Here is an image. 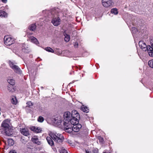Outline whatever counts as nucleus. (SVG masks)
<instances>
[{
  "label": "nucleus",
  "instance_id": "nucleus-1",
  "mask_svg": "<svg viewBox=\"0 0 153 153\" xmlns=\"http://www.w3.org/2000/svg\"><path fill=\"white\" fill-rule=\"evenodd\" d=\"M49 135V136L47 137L46 139L48 144L51 146H54V142L52 139L55 142L59 143L63 141L64 137L61 134L56 133H51Z\"/></svg>",
  "mask_w": 153,
  "mask_h": 153
},
{
  "label": "nucleus",
  "instance_id": "nucleus-2",
  "mask_svg": "<svg viewBox=\"0 0 153 153\" xmlns=\"http://www.w3.org/2000/svg\"><path fill=\"white\" fill-rule=\"evenodd\" d=\"M64 129L66 132L69 133L72 132V134L76 132V126H73L71 128L70 123L66 122H64Z\"/></svg>",
  "mask_w": 153,
  "mask_h": 153
},
{
  "label": "nucleus",
  "instance_id": "nucleus-3",
  "mask_svg": "<svg viewBox=\"0 0 153 153\" xmlns=\"http://www.w3.org/2000/svg\"><path fill=\"white\" fill-rule=\"evenodd\" d=\"M4 43L7 46H10L14 42V39L8 35L5 36L4 38Z\"/></svg>",
  "mask_w": 153,
  "mask_h": 153
},
{
  "label": "nucleus",
  "instance_id": "nucleus-4",
  "mask_svg": "<svg viewBox=\"0 0 153 153\" xmlns=\"http://www.w3.org/2000/svg\"><path fill=\"white\" fill-rule=\"evenodd\" d=\"M139 45L141 48L144 51H147L148 53V51L149 49H152V48H151V46L149 45H147L143 41H139Z\"/></svg>",
  "mask_w": 153,
  "mask_h": 153
},
{
  "label": "nucleus",
  "instance_id": "nucleus-5",
  "mask_svg": "<svg viewBox=\"0 0 153 153\" xmlns=\"http://www.w3.org/2000/svg\"><path fill=\"white\" fill-rule=\"evenodd\" d=\"M76 111L75 110H73L71 112L72 118L71 119L70 122L71 125L74 126H76Z\"/></svg>",
  "mask_w": 153,
  "mask_h": 153
},
{
  "label": "nucleus",
  "instance_id": "nucleus-6",
  "mask_svg": "<svg viewBox=\"0 0 153 153\" xmlns=\"http://www.w3.org/2000/svg\"><path fill=\"white\" fill-rule=\"evenodd\" d=\"M9 63L10 68L17 73L20 74L21 71L20 69L16 65H14V62L10 61H9Z\"/></svg>",
  "mask_w": 153,
  "mask_h": 153
},
{
  "label": "nucleus",
  "instance_id": "nucleus-7",
  "mask_svg": "<svg viewBox=\"0 0 153 153\" xmlns=\"http://www.w3.org/2000/svg\"><path fill=\"white\" fill-rule=\"evenodd\" d=\"M10 122L7 120H5L1 124V128L4 130L10 128Z\"/></svg>",
  "mask_w": 153,
  "mask_h": 153
},
{
  "label": "nucleus",
  "instance_id": "nucleus-8",
  "mask_svg": "<svg viewBox=\"0 0 153 153\" xmlns=\"http://www.w3.org/2000/svg\"><path fill=\"white\" fill-rule=\"evenodd\" d=\"M113 2L111 0H102V5L105 7H108L111 6Z\"/></svg>",
  "mask_w": 153,
  "mask_h": 153
},
{
  "label": "nucleus",
  "instance_id": "nucleus-9",
  "mask_svg": "<svg viewBox=\"0 0 153 153\" xmlns=\"http://www.w3.org/2000/svg\"><path fill=\"white\" fill-rule=\"evenodd\" d=\"M63 116L64 120L67 121L66 122L69 123L72 117L71 114L69 111H67L64 113Z\"/></svg>",
  "mask_w": 153,
  "mask_h": 153
},
{
  "label": "nucleus",
  "instance_id": "nucleus-10",
  "mask_svg": "<svg viewBox=\"0 0 153 153\" xmlns=\"http://www.w3.org/2000/svg\"><path fill=\"white\" fill-rule=\"evenodd\" d=\"M61 20L58 17H53L51 21V22L55 26H58L60 24Z\"/></svg>",
  "mask_w": 153,
  "mask_h": 153
},
{
  "label": "nucleus",
  "instance_id": "nucleus-11",
  "mask_svg": "<svg viewBox=\"0 0 153 153\" xmlns=\"http://www.w3.org/2000/svg\"><path fill=\"white\" fill-rule=\"evenodd\" d=\"M30 129L32 131L36 133H40L42 131L41 129L38 127L31 126L30 127Z\"/></svg>",
  "mask_w": 153,
  "mask_h": 153
},
{
  "label": "nucleus",
  "instance_id": "nucleus-12",
  "mask_svg": "<svg viewBox=\"0 0 153 153\" xmlns=\"http://www.w3.org/2000/svg\"><path fill=\"white\" fill-rule=\"evenodd\" d=\"M3 131L6 136H10L13 134V130L11 128Z\"/></svg>",
  "mask_w": 153,
  "mask_h": 153
},
{
  "label": "nucleus",
  "instance_id": "nucleus-13",
  "mask_svg": "<svg viewBox=\"0 0 153 153\" xmlns=\"http://www.w3.org/2000/svg\"><path fill=\"white\" fill-rule=\"evenodd\" d=\"M20 131L22 134L24 136H27L30 135L29 130L27 129L22 128L21 130Z\"/></svg>",
  "mask_w": 153,
  "mask_h": 153
},
{
  "label": "nucleus",
  "instance_id": "nucleus-14",
  "mask_svg": "<svg viewBox=\"0 0 153 153\" xmlns=\"http://www.w3.org/2000/svg\"><path fill=\"white\" fill-rule=\"evenodd\" d=\"M29 40L32 42L37 45L39 42L36 38L33 36H30L28 37Z\"/></svg>",
  "mask_w": 153,
  "mask_h": 153
},
{
  "label": "nucleus",
  "instance_id": "nucleus-15",
  "mask_svg": "<svg viewBox=\"0 0 153 153\" xmlns=\"http://www.w3.org/2000/svg\"><path fill=\"white\" fill-rule=\"evenodd\" d=\"M150 43L151 45V48L152 49H149L148 51L149 55L151 57H153V41L151 40L150 41Z\"/></svg>",
  "mask_w": 153,
  "mask_h": 153
},
{
  "label": "nucleus",
  "instance_id": "nucleus-16",
  "mask_svg": "<svg viewBox=\"0 0 153 153\" xmlns=\"http://www.w3.org/2000/svg\"><path fill=\"white\" fill-rule=\"evenodd\" d=\"M32 140L33 143L38 145H40L41 144V142L39 141V139L37 137H34L32 138Z\"/></svg>",
  "mask_w": 153,
  "mask_h": 153
},
{
  "label": "nucleus",
  "instance_id": "nucleus-17",
  "mask_svg": "<svg viewBox=\"0 0 153 153\" xmlns=\"http://www.w3.org/2000/svg\"><path fill=\"white\" fill-rule=\"evenodd\" d=\"M81 109L83 111L86 113H88L89 111V109L88 107L85 106L84 105L81 107Z\"/></svg>",
  "mask_w": 153,
  "mask_h": 153
},
{
  "label": "nucleus",
  "instance_id": "nucleus-18",
  "mask_svg": "<svg viewBox=\"0 0 153 153\" xmlns=\"http://www.w3.org/2000/svg\"><path fill=\"white\" fill-rule=\"evenodd\" d=\"M22 51L24 53H27L29 52L30 51L28 47L23 46L22 48Z\"/></svg>",
  "mask_w": 153,
  "mask_h": 153
},
{
  "label": "nucleus",
  "instance_id": "nucleus-19",
  "mask_svg": "<svg viewBox=\"0 0 153 153\" xmlns=\"http://www.w3.org/2000/svg\"><path fill=\"white\" fill-rule=\"evenodd\" d=\"M13 85H8L7 86V89L9 92H13L15 91Z\"/></svg>",
  "mask_w": 153,
  "mask_h": 153
},
{
  "label": "nucleus",
  "instance_id": "nucleus-20",
  "mask_svg": "<svg viewBox=\"0 0 153 153\" xmlns=\"http://www.w3.org/2000/svg\"><path fill=\"white\" fill-rule=\"evenodd\" d=\"M64 36H65L64 40L66 42H69L70 39V36L65 33H64Z\"/></svg>",
  "mask_w": 153,
  "mask_h": 153
},
{
  "label": "nucleus",
  "instance_id": "nucleus-21",
  "mask_svg": "<svg viewBox=\"0 0 153 153\" xmlns=\"http://www.w3.org/2000/svg\"><path fill=\"white\" fill-rule=\"evenodd\" d=\"M29 29L31 30L34 31L36 28V25L35 24H32L30 25L29 27Z\"/></svg>",
  "mask_w": 153,
  "mask_h": 153
},
{
  "label": "nucleus",
  "instance_id": "nucleus-22",
  "mask_svg": "<svg viewBox=\"0 0 153 153\" xmlns=\"http://www.w3.org/2000/svg\"><path fill=\"white\" fill-rule=\"evenodd\" d=\"M7 14L6 12L0 9V16L3 17H5L7 16Z\"/></svg>",
  "mask_w": 153,
  "mask_h": 153
},
{
  "label": "nucleus",
  "instance_id": "nucleus-23",
  "mask_svg": "<svg viewBox=\"0 0 153 153\" xmlns=\"http://www.w3.org/2000/svg\"><path fill=\"white\" fill-rule=\"evenodd\" d=\"M8 82L10 84L9 85H13L15 83V81L14 80L10 78L7 79Z\"/></svg>",
  "mask_w": 153,
  "mask_h": 153
},
{
  "label": "nucleus",
  "instance_id": "nucleus-24",
  "mask_svg": "<svg viewBox=\"0 0 153 153\" xmlns=\"http://www.w3.org/2000/svg\"><path fill=\"white\" fill-rule=\"evenodd\" d=\"M8 143L10 146H13L14 144V141L12 139H9L8 140Z\"/></svg>",
  "mask_w": 153,
  "mask_h": 153
},
{
  "label": "nucleus",
  "instance_id": "nucleus-25",
  "mask_svg": "<svg viewBox=\"0 0 153 153\" xmlns=\"http://www.w3.org/2000/svg\"><path fill=\"white\" fill-rule=\"evenodd\" d=\"M111 13H114L115 15H117L118 13L117 10L116 8H113L112 9L111 11Z\"/></svg>",
  "mask_w": 153,
  "mask_h": 153
},
{
  "label": "nucleus",
  "instance_id": "nucleus-26",
  "mask_svg": "<svg viewBox=\"0 0 153 153\" xmlns=\"http://www.w3.org/2000/svg\"><path fill=\"white\" fill-rule=\"evenodd\" d=\"M11 102L13 104L16 105L17 103V100L15 97H13L11 99Z\"/></svg>",
  "mask_w": 153,
  "mask_h": 153
},
{
  "label": "nucleus",
  "instance_id": "nucleus-27",
  "mask_svg": "<svg viewBox=\"0 0 153 153\" xmlns=\"http://www.w3.org/2000/svg\"><path fill=\"white\" fill-rule=\"evenodd\" d=\"M45 50L49 52L53 53L54 52V50L50 47H48L45 48Z\"/></svg>",
  "mask_w": 153,
  "mask_h": 153
},
{
  "label": "nucleus",
  "instance_id": "nucleus-28",
  "mask_svg": "<svg viewBox=\"0 0 153 153\" xmlns=\"http://www.w3.org/2000/svg\"><path fill=\"white\" fill-rule=\"evenodd\" d=\"M148 64L150 67L153 68V59L149 61Z\"/></svg>",
  "mask_w": 153,
  "mask_h": 153
},
{
  "label": "nucleus",
  "instance_id": "nucleus-29",
  "mask_svg": "<svg viewBox=\"0 0 153 153\" xmlns=\"http://www.w3.org/2000/svg\"><path fill=\"white\" fill-rule=\"evenodd\" d=\"M58 10L59 9L58 8L53 10L51 12V14L52 15H54L55 14L56 15H57V13Z\"/></svg>",
  "mask_w": 153,
  "mask_h": 153
},
{
  "label": "nucleus",
  "instance_id": "nucleus-30",
  "mask_svg": "<svg viewBox=\"0 0 153 153\" xmlns=\"http://www.w3.org/2000/svg\"><path fill=\"white\" fill-rule=\"evenodd\" d=\"M37 120L38 122H42L44 120V118L41 116H40L38 118Z\"/></svg>",
  "mask_w": 153,
  "mask_h": 153
},
{
  "label": "nucleus",
  "instance_id": "nucleus-31",
  "mask_svg": "<svg viewBox=\"0 0 153 153\" xmlns=\"http://www.w3.org/2000/svg\"><path fill=\"white\" fill-rule=\"evenodd\" d=\"M27 106L29 108H31V107L33 106V104L30 101H29L27 103Z\"/></svg>",
  "mask_w": 153,
  "mask_h": 153
},
{
  "label": "nucleus",
  "instance_id": "nucleus-32",
  "mask_svg": "<svg viewBox=\"0 0 153 153\" xmlns=\"http://www.w3.org/2000/svg\"><path fill=\"white\" fill-rule=\"evenodd\" d=\"M60 153H68L67 151L65 149H62L60 151Z\"/></svg>",
  "mask_w": 153,
  "mask_h": 153
},
{
  "label": "nucleus",
  "instance_id": "nucleus-33",
  "mask_svg": "<svg viewBox=\"0 0 153 153\" xmlns=\"http://www.w3.org/2000/svg\"><path fill=\"white\" fill-rule=\"evenodd\" d=\"M131 31H132V33H134V32L135 33L136 32H137V30L136 28L133 27V28H132Z\"/></svg>",
  "mask_w": 153,
  "mask_h": 153
},
{
  "label": "nucleus",
  "instance_id": "nucleus-34",
  "mask_svg": "<svg viewBox=\"0 0 153 153\" xmlns=\"http://www.w3.org/2000/svg\"><path fill=\"white\" fill-rule=\"evenodd\" d=\"M82 127L81 125L79 123H77V130H79L80 128H81Z\"/></svg>",
  "mask_w": 153,
  "mask_h": 153
},
{
  "label": "nucleus",
  "instance_id": "nucleus-35",
  "mask_svg": "<svg viewBox=\"0 0 153 153\" xmlns=\"http://www.w3.org/2000/svg\"><path fill=\"white\" fill-rule=\"evenodd\" d=\"M98 139L99 140L100 142L102 143L103 141V139L101 137H99Z\"/></svg>",
  "mask_w": 153,
  "mask_h": 153
},
{
  "label": "nucleus",
  "instance_id": "nucleus-36",
  "mask_svg": "<svg viewBox=\"0 0 153 153\" xmlns=\"http://www.w3.org/2000/svg\"><path fill=\"white\" fill-rule=\"evenodd\" d=\"M93 151L94 153H97L98 152V149L97 148H95L93 150Z\"/></svg>",
  "mask_w": 153,
  "mask_h": 153
},
{
  "label": "nucleus",
  "instance_id": "nucleus-37",
  "mask_svg": "<svg viewBox=\"0 0 153 153\" xmlns=\"http://www.w3.org/2000/svg\"><path fill=\"white\" fill-rule=\"evenodd\" d=\"M72 98H73V101L74 102H76V100L75 97H74L73 96H72Z\"/></svg>",
  "mask_w": 153,
  "mask_h": 153
},
{
  "label": "nucleus",
  "instance_id": "nucleus-38",
  "mask_svg": "<svg viewBox=\"0 0 153 153\" xmlns=\"http://www.w3.org/2000/svg\"><path fill=\"white\" fill-rule=\"evenodd\" d=\"M9 153H16V152H15V151H14V150H12L11 151H10V152H9Z\"/></svg>",
  "mask_w": 153,
  "mask_h": 153
},
{
  "label": "nucleus",
  "instance_id": "nucleus-39",
  "mask_svg": "<svg viewBox=\"0 0 153 153\" xmlns=\"http://www.w3.org/2000/svg\"><path fill=\"white\" fill-rule=\"evenodd\" d=\"M4 3H6L7 2V0H1Z\"/></svg>",
  "mask_w": 153,
  "mask_h": 153
},
{
  "label": "nucleus",
  "instance_id": "nucleus-40",
  "mask_svg": "<svg viewBox=\"0 0 153 153\" xmlns=\"http://www.w3.org/2000/svg\"><path fill=\"white\" fill-rule=\"evenodd\" d=\"M86 153H91V151L88 150H85Z\"/></svg>",
  "mask_w": 153,
  "mask_h": 153
},
{
  "label": "nucleus",
  "instance_id": "nucleus-41",
  "mask_svg": "<svg viewBox=\"0 0 153 153\" xmlns=\"http://www.w3.org/2000/svg\"><path fill=\"white\" fill-rule=\"evenodd\" d=\"M77 117H79V118H80V117H79V114L77 112Z\"/></svg>",
  "mask_w": 153,
  "mask_h": 153
},
{
  "label": "nucleus",
  "instance_id": "nucleus-42",
  "mask_svg": "<svg viewBox=\"0 0 153 153\" xmlns=\"http://www.w3.org/2000/svg\"><path fill=\"white\" fill-rule=\"evenodd\" d=\"M68 143L69 144H71V141H68Z\"/></svg>",
  "mask_w": 153,
  "mask_h": 153
},
{
  "label": "nucleus",
  "instance_id": "nucleus-43",
  "mask_svg": "<svg viewBox=\"0 0 153 153\" xmlns=\"http://www.w3.org/2000/svg\"><path fill=\"white\" fill-rule=\"evenodd\" d=\"M32 33H28V34H29V35H32Z\"/></svg>",
  "mask_w": 153,
  "mask_h": 153
},
{
  "label": "nucleus",
  "instance_id": "nucleus-44",
  "mask_svg": "<svg viewBox=\"0 0 153 153\" xmlns=\"http://www.w3.org/2000/svg\"><path fill=\"white\" fill-rule=\"evenodd\" d=\"M77 46H78V44L77 43Z\"/></svg>",
  "mask_w": 153,
  "mask_h": 153
},
{
  "label": "nucleus",
  "instance_id": "nucleus-45",
  "mask_svg": "<svg viewBox=\"0 0 153 153\" xmlns=\"http://www.w3.org/2000/svg\"><path fill=\"white\" fill-rule=\"evenodd\" d=\"M45 153L44 152H42V153Z\"/></svg>",
  "mask_w": 153,
  "mask_h": 153
}]
</instances>
